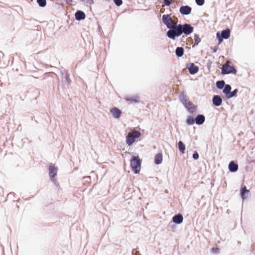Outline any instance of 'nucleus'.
I'll return each mask as SVG.
<instances>
[{"mask_svg": "<svg viewBox=\"0 0 255 255\" xmlns=\"http://www.w3.org/2000/svg\"><path fill=\"white\" fill-rule=\"evenodd\" d=\"M249 192V190L247 189L246 186L245 185L242 187L241 189V195L243 199H245L246 197V194H248Z\"/></svg>", "mask_w": 255, "mask_h": 255, "instance_id": "6ab92c4d", "label": "nucleus"}, {"mask_svg": "<svg viewBox=\"0 0 255 255\" xmlns=\"http://www.w3.org/2000/svg\"><path fill=\"white\" fill-rule=\"evenodd\" d=\"M195 123L197 125H201L205 121V117L203 115H198L195 119Z\"/></svg>", "mask_w": 255, "mask_h": 255, "instance_id": "f3484780", "label": "nucleus"}, {"mask_svg": "<svg viewBox=\"0 0 255 255\" xmlns=\"http://www.w3.org/2000/svg\"><path fill=\"white\" fill-rule=\"evenodd\" d=\"M211 251L214 254H218L220 252V249L218 247H214L211 249Z\"/></svg>", "mask_w": 255, "mask_h": 255, "instance_id": "cd10ccee", "label": "nucleus"}, {"mask_svg": "<svg viewBox=\"0 0 255 255\" xmlns=\"http://www.w3.org/2000/svg\"><path fill=\"white\" fill-rule=\"evenodd\" d=\"M182 103L186 107V108L188 110L189 112L193 113L196 111V107L193 104V103L191 101H190L188 99H184L182 100Z\"/></svg>", "mask_w": 255, "mask_h": 255, "instance_id": "423d86ee", "label": "nucleus"}, {"mask_svg": "<svg viewBox=\"0 0 255 255\" xmlns=\"http://www.w3.org/2000/svg\"><path fill=\"white\" fill-rule=\"evenodd\" d=\"M178 148L179 151L182 154L185 153V144L181 141L178 142Z\"/></svg>", "mask_w": 255, "mask_h": 255, "instance_id": "412c9836", "label": "nucleus"}, {"mask_svg": "<svg viewBox=\"0 0 255 255\" xmlns=\"http://www.w3.org/2000/svg\"><path fill=\"white\" fill-rule=\"evenodd\" d=\"M176 55L178 57L182 56L184 54V49L182 47H177L175 51Z\"/></svg>", "mask_w": 255, "mask_h": 255, "instance_id": "aec40b11", "label": "nucleus"}, {"mask_svg": "<svg viewBox=\"0 0 255 255\" xmlns=\"http://www.w3.org/2000/svg\"><path fill=\"white\" fill-rule=\"evenodd\" d=\"M114 1L117 6H120L123 3L122 0H114Z\"/></svg>", "mask_w": 255, "mask_h": 255, "instance_id": "c756f323", "label": "nucleus"}, {"mask_svg": "<svg viewBox=\"0 0 255 255\" xmlns=\"http://www.w3.org/2000/svg\"><path fill=\"white\" fill-rule=\"evenodd\" d=\"M183 220V217L181 214H178L172 218L173 222L177 224H181Z\"/></svg>", "mask_w": 255, "mask_h": 255, "instance_id": "ddd939ff", "label": "nucleus"}, {"mask_svg": "<svg viewBox=\"0 0 255 255\" xmlns=\"http://www.w3.org/2000/svg\"><path fill=\"white\" fill-rule=\"evenodd\" d=\"M110 112L112 113L113 116L116 119H119L122 114V111L116 107L111 109Z\"/></svg>", "mask_w": 255, "mask_h": 255, "instance_id": "9b49d317", "label": "nucleus"}, {"mask_svg": "<svg viewBox=\"0 0 255 255\" xmlns=\"http://www.w3.org/2000/svg\"><path fill=\"white\" fill-rule=\"evenodd\" d=\"M186 122L187 125H193L194 124V123L195 122V119H194V118L193 117H192L191 116H188L186 120Z\"/></svg>", "mask_w": 255, "mask_h": 255, "instance_id": "5701e85b", "label": "nucleus"}, {"mask_svg": "<svg viewBox=\"0 0 255 255\" xmlns=\"http://www.w3.org/2000/svg\"><path fill=\"white\" fill-rule=\"evenodd\" d=\"M140 136L141 133L139 131L132 130L128 132L126 137L127 144L129 146L131 145L135 142V139L139 138Z\"/></svg>", "mask_w": 255, "mask_h": 255, "instance_id": "7ed1b4c3", "label": "nucleus"}, {"mask_svg": "<svg viewBox=\"0 0 255 255\" xmlns=\"http://www.w3.org/2000/svg\"><path fill=\"white\" fill-rule=\"evenodd\" d=\"M216 51V49H214V52H215Z\"/></svg>", "mask_w": 255, "mask_h": 255, "instance_id": "72a5a7b5", "label": "nucleus"}, {"mask_svg": "<svg viewBox=\"0 0 255 255\" xmlns=\"http://www.w3.org/2000/svg\"><path fill=\"white\" fill-rule=\"evenodd\" d=\"M180 12L184 15H187L190 13L191 11V7L188 6H182L180 8Z\"/></svg>", "mask_w": 255, "mask_h": 255, "instance_id": "f8f14e48", "label": "nucleus"}, {"mask_svg": "<svg viewBox=\"0 0 255 255\" xmlns=\"http://www.w3.org/2000/svg\"><path fill=\"white\" fill-rule=\"evenodd\" d=\"M193 158L197 160L199 158V154L197 152H195V153L193 154Z\"/></svg>", "mask_w": 255, "mask_h": 255, "instance_id": "2f4dec72", "label": "nucleus"}, {"mask_svg": "<svg viewBox=\"0 0 255 255\" xmlns=\"http://www.w3.org/2000/svg\"><path fill=\"white\" fill-rule=\"evenodd\" d=\"M238 89H235L233 92H230L229 95H228V96H227V98H228V99L231 98L233 97L236 96V95L238 93Z\"/></svg>", "mask_w": 255, "mask_h": 255, "instance_id": "393cba45", "label": "nucleus"}, {"mask_svg": "<svg viewBox=\"0 0 255 255\" xmlns=\"http://www.w3.org/2000/svg\"><path fill=\"white\" fill-rule=\"evenodd\" d=\"M231 90V87L229 85H226L223 90V93L226 95V96H228L230 93Z\"/></svg>", "mask_w": 255, "mask_h": 255, "instance_id": "4be33fe9", "label": "nucleus"}, {"mask_svg": "<svg viewBox=\"0 0 255 255\" xmlns=\"http://www.w3.org/2000/svg\"><path fill=\"white\" fill-rule=\"evenodd\" d=\"M216 85L219 89H222L225 86V82L224 81H217L216 83Z\"/></svg>", "mask_w": 255, "mask_h": 255, "instance_id": "b1692460", "label": "nucleus"}, {"mask_svg": "<svg viewBox=\"0 0 255 255\" xmlns=\"http://www.w3.org/2000/svg\"><path fill=\"white\" fill-rule=\"evenodd\" d=\"M162 161V154L161 153H158L154 158V163L156 164H159Z\"/></svg>", "mask_w": 255, "mask_h": 255, "instance_id": "a211bd4d", "label": "nucleus"}, {"mask_svg": "<svg viewBox=\"0 0 255 255\" xmlns=\"http://www.w3.org/2000/svg\"><path fill=\"white\" fill-rule=\"evenodd\" d=\"M48 169L50 179L53 181H55V177L57 175L58 168L53 165H50Z\"/></svg>", "mask_w": 255, "mask_h": 255, "instance_id": "0eeeda50", "label": "nucleus"}, {"mask_svg": "<svg viewBox=\"0 0 255 255\" xmlns=\"http://www.w3.org/2000/svg\"><path fill=\"white\" fill-rule=\"evenodd\" d=\"M230 36V30L229 29L223 30L221 32V36L217 33V36L218 37L219 43L222 41V38L228 39Z\"/></svg>", "mask_w": 255, "mask_h": 255, "instance_id": "1a4fd4ad", "label": "nucleus"}, {"mask_svg": "<svg viewBox=\"0 0 255 255\" xmlns=\"http://www.w3.org/2000/svg\"><path fill=\"white\" fill-rule=\"evenodd\" d=\"M189 73L191 74H195L198 72L199 68L197 66L195 65L194 63H190L189 66H187Z\"/></svg>", "mask_w": 255, "mask_h": 255, "instance_id": "9d476101", "label": "nucleus"}, {"mask_svg": "<svg viewBox=\"0 0 255 255\" xmlns=\"http://www.w3.org/2000/svg\"><path fill=\"white\" fill-rule=\"evenodd\" d=\"M127 101H131V102L134 101V102H137V101H136V100H133L128 99H127Z\"/></svg>", "mask_w": 255, "mask_h": 255, "instance_id": "473e14b6", "label": "nucleus"}, {"mask_svg": "<svg viewBox=\"0 0 255 255\" xmlns=\"http://www.w3.org/2000/svg\"><path fill=\"white\" fill-rule=\"evenodd\" d=\"M141 160L139 157L137 156H133L130 161V165L132 171L135 174L139 172L141 168Z\"/></svg>", "mask_w": 255, "mask_h": 255, "instance_id": "f257e3e1", "label": "nucleus"}, {"mask_svg": "<svg viewBox=\"0 0 255 255\" xmlns=\"http://www.w3.org/2000/svg\"><path fill=\"white\" fill-rule=\"evenodd\" d=\"M194 45H198L199 43L200 42V38L199 37L198 35L197 34H195L194 36Z\"/></svg>", "mask_w": 255, "mask_h": 255, "instance_id": "a878e982", "label": "nucleus"}, {"mask_svg": "<svg viewBox=\"0 0 255 255\" xmlns=\"http://www.w3.org/2000/svg\"><path fill=\"white\" fill-rule=\"evenodd\" d=\"M171 27L167 32V36L172 39H175L176 37L179 36L182 34L181 24H175Z\"/></svg>", "mask_w": 255, "mask_h": 255, "instance_id": "f03ea898", "label": "nucleus"}, {"mask_svg": "<svg viewBox=\"0 0 255 255\" xmlns=\"http://www.w3.org/2000/svg\"><path fill=\"white\" fill-rule=\"evenodd\" d=\"M196 3L200 6H201L204 3V0H195Z\"/></svg>", "mask_w": 255, "mask_h": 255, "instance_id": "c85d7f7f", "label": "nucleus"}, {"mask_svg": "<svg viewBox=\"0 0 255 255\" xmlns=\"http://www.w3.org/2000/svg\"><path fill=\"white\" fill-rule=\"evenodd\" d=\"M163 22L169 29L174 27L173 26L176 24L177 22L173 20L169 14H164L162 15Z\"/></svg>", "mask_w": 255, "mask_h": 255, "instance_id": "39448f33", "label": "nucleus"}, {"mask_svg": "<svg viewBox=\"0 0 255 255\" xmlns=\"http://www.w3.org/2000/svg\"><path fill=\"white\" fill-rule=\"evenodd\" d=\"M212 101L213 104L216 106H219L222 104V100L218 95L214 96Z\"/></svg>", "mask_w": 255, "mask_h": 255, "instance_id": "4468645a", "label": "nucleus"}, {"mask_svg": "<svg viewBox=\"0 0 255 255\" xmlns=\"http://www.w3.org/2000/svg\"><path fill=\"white\" fill-rule=\"evenodd\" d=\"M75 18L77 20L84 19L86 15L84 12L81 10H78L75 14Z\"/></svg>", "mask_w": 255, "mask_h": 255, "instance_id": "2eb2a0df", "label": "nucleus"}, {"mask_svg": "<svg viewBox=\"0 0 255 255\" xmlns=\"http://www.w3.org/2000/svg\"><path fill=\"white\" fill-rule=\"evenodd\" d=\"M229 169L230 171L231 172H236L238 169V165L237 164H236L233 161H232L230 162L229 164Z\"/></svg>", "mask_w": 255, "mask_h": 255, "instance_id": "dca6fc26", "label": "nucleus"}, {"mask_svg": "<svg viewBox=\"0 0 255 255\" xmlns=\"http://www.w3.org/2000/svg\"><path fill=\"white\" fill-rule=\"evenodd\" d=\"M230 61H227L223 65L222 68V74H227L229 73L236 74L237 70L233 66H230Z\"/></svg>", "mask_w": 255, "mask_h": 255, "instance_id": "20e7f679", "label": "nucleus"}, {"mask_svg": "<svg viewBox=\"0 0 255 255\" xmlns=\"http://www.w3.org/2000/svg\"><path fill=\"white\" fill-rule=\"evenodd\" d=\"M182 33H184L186 35H189L193 31V27L189 24H184L181 25Z\"/></svg>", "mask_w": 255, "mask_h": 255, "instance_id": "6e6552de", "label": "nucleus"}, {"mask_svg": "<svg viewBox=\"0 0 255 255\" xmlns=\"http://www.w3.org/2000/svg\"><path fill=\"white\" fill-rule=\"evenodd\" d=\"M37 2L39 5L41 7H44L46 5V0H37Z\"/></svg>", "mask_w": 255, "mask_h": 255, "instance_id": "bb28decb", "label": "nucleus"}, {"mask_svg": "<svg viewBox=\"0 0 255 255\" xmlns=\"http://www.w3.org/2000/svg\"><path fill=\"white\" fill-rule=\"evenodd\" d=\"M164 4L167 6H169L171 3L172 0H163Z\"/></svg>", "mask_w": 255, "mask_h": 255, "instance_id": "7c9ffc66", "label": "nucleus"}]
</instances>
